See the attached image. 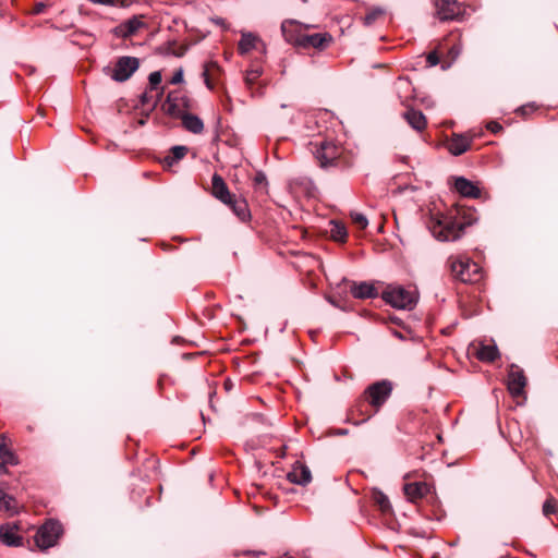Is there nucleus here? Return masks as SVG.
Masks as SVG:
<instances>
[{"instance_id":"9b49d317","label":"nucleus","mask_w":558,"mask_h":558,"mask_svg":"<svg viewBox=\"0 0 558 558\" xmlns=\"http://www.w3.org/2000/svg\"><path fill=\"white\" fill-rule=\"evenodd\" d=\"M436 15L440 21L458 19L462 7L457 0H435Z\"/></svg>"},{"instance_id":"4c0bfd02","label":"nucleus","mask_w":558,"mask_h":558,"mask_svg":"<svg viewBox=\"0 0 558 558\" xmlns=\"http://www.w3.org/2000/svg\"><path fill=\"white\" fill-rule=\"evenodd\" d=\"M254 184H255V186L266 185L267 184L266 175L263 172H257L254 178Z\"/></svg>"},{"instance_id":"473e14b6","label":"nucleus","mask_w":558,"mask_h":558,"mask_svg":"<svg viewBox=\"0 0 558 558\" xmlns=\"http://www.w3.org/2000/svg\"><path fill=\"white\" fill-rule=\"evenodd\" d=\"M351 219L353 223L361 230L365 229L368 225L366 216L361 213H351Z\"/></svg>"},{"instance_id":"a211bd4d","label":"nucleus","mask_w":558,"mask_h":558,"mask_svg":"<svg viewBox=\"0 0 558 558\" xmlns=\"http://www.w3.org/2000/svg\"><path fill=\"white\" fill-rule=\"evenodd\" d=\"M403 490L408 499L414 501L429 493V485L424 482L408 483Z\"/></svg>"},{"instance_id":"3c124183","label":"nucleus","mask_w":558,"mask_h":558,"mask_svg":"<svg viewBox=\"0 0 558 558\" xmlns=\"http://www.w3.org/2000/svg\"><path fill=\"white\" fill-rule=\"evenodd\" d=\"M371 415H368L367 417L363 418L362 422H366L368 418H369Z\"/></svg>"},{"instance_id":"f257e3e1","label":"nucleus","mask_w":558,"mask_h":558,"mask_svg":"<svg viewBox=\"0 0 558 558\" xmlns=\"http://www.w3.org/2000/svg\"><path fill=\"white\" fill-rule=\"evenodd\" d=\"M477 220L475 211L460 205L446 211H433L427 220L432 235L440 242H454L462 238L464 229Z\"/></svg>"},{"instance_id":"c03bdc74","label":"nucleus","mask_w":558,"mask_h":558,"mask_svg":"<svg viewBox=\"0 0 558 558\" xmlns=\"http://www.w3.org/2000/svg\"><path fill=\"white\" fill-rule=\"evenodd\" d=\"M409 86H410V82L405 78H399L397 82L398 89L408 88Z\"/></svg>"},{"instance_id":"412c9836","label":"nucleus","mask_w":558,"mask_h":558,"mask_svg":"<svg viewBox=\"0 0 558 558\" xmlns=\"http://www.w3.org/2000/svg\"><path fill=\"white\" fill-rule=\"evenodd\" d=\"M351 293L355 299H373L376 298L378 292L376 288L368 282L353 283Z\"/></svg>"},{"instance_id":"7c9ffc66","label":"nucleus","mask_w":558,"mask_h":558,"mask_svg":"<svg viewBox=\"0 0 558 558\" xmlns=\"http://www.w3.org/2000/svg\"><path fill=\"white\" fill-rule=\"evenodd\" d=\"M384 14V10L380 8L372 9L365 16H364V25L371 26L379 16Z\"/></svg>"},{"instance_id":"ea45409f","label":"nucleus","mask_w":558,"mask_h":558,"mask_svg":"<svg viewBox=\"0 0 558 558\" xmlns=\"http://www.w3.org/2000/svg\"><path fill=\"white\" fill-rule=\"evenodd\" d=\"M536 108L534 107V105H525V106H522L518 109V112L522 116H525V114H529L531 112H533Z\"/></svg>"},{"instance_id":"f704fd0d","label":"nucleus","mask_w":558,"mask_h":558,"mask_svg":"<svg viewBox=\"0 0 558 558\" xmlns=\"http://www.w3.org/2000/svg\"><path fill=\"white\" fill-rule=\"evenodd\" d=\"M141 26H142V22L140 20H137L136 17H133L125 23L126 33L129 35L136 33Z\"/></svg>"},{"instance_id":"bb28decb","label":"nucleus","mask_w":558,"mask_h":558,"mask_svg":"<svg viewBox=\"0 0 558 558\" xmlns=\"http://www.w3.org/2000/svg\"><path fill=\"white\" fill-rule=\"evenodd\" d=\"M330 236L338 242H344L348 236L345 226L339 221H330Z\"/></svg>"},{"instance_id":"cd10ccee","label":"nucleus","mask_w":558,"mask_h":558,"mask_svg":"<svg viewBox=\"0 0 558 558\" xmlns=\"http://www.w3.org/2000/svg\"><path fill=\"white\" fill-rule=\"evenodd\" d=\"M263 74L262 65L253 63L250 69L246 70L245 81L248 85L254 84L256 80Z\"/></svg>"},{"instance_id":"37998d69","label":"nucleus","mask_w":558,"mask_h":558,"mask_svg":"<svg viewBox=\"0 0 558 558\" xmlns=\"http://www.w3.org/2000/svg\"><path fill=\"white\" fill-rule=\"evenodd\" d=\"M290 34L298 35L299 33H303L301 29L300 24H298L295 21H293V26L290 27L289 31Z\"/></svg>"},{"instance_id":"72a5a7b5","label":"nucleus","mask_w":558,"mask_h":558,"mask_svg":"<svg viewBox=\"0 0 558 558\" xmlns=\"http://www.w3.org/2000/svg\"><path fill=\"white\" fill-rule=\"evenodd\" d=\"M210 65L216 66L217 64L215 62L204 64L202 77L204 80L206 87L211 90L214 88V84L211 83V81L209 78V66Z\"/></svg>"},{"instance_id":"1a4fd4ad","label":"nucleus","mask_w":558,"mask_h":558,"mask_svg":"<svg viewBox=\"0 0 558 558\" xmlns=\"http://www.w3.org/2000/svg\"><path fill=\"white\" fill-rule=\"evenodd\" d=\"M392 390V386L388 380L377 381L371 385L364 392V398L376 411L388 399Z\"/></svg>"},{"instance_id":"2f4dec72","label":"nucleus","mask_w":558,"mask_h":558,"mask_svg":"<svg viewBox=\"0 0 558 558\" xmlns=\"http://www.w3.org/2000/svg\"><path fill=\"white\" fill-rule=\"evenodd\" d=\"M161 72L160 71H154L149 74L148 76V82H149V89L150 92L153 90H158L159 89V85L161 83Z\"/></svg>"},{"instance_id":"ddd939ff","label":"nucleus","mask_w":558,"mask_h":558,"mask_svg":"<svg viewBox=\"0 0 558 558\" xmlns=\"http://www.w3.org/2000/svg\"><path fill=\"white\" fill-rule=\"evenodd\" d=\"M258 44H262L260 52H265V45L260 38L251 32H242L241 39L238 44V51L241 56H245L253 49H258Z\"/></svg>"},{"instance_id":"79ce46f5","label":"nucleus","mask_w":558,"mask_h":558,"mask_svg":"<svg viewBox=\"0 0 558 558\" xmlns=\"http://www.w3.org/2000/svg\"><path fill=\"white\" fill-rule=\"evenodd\" d=\"M502 130L501 124L495 121H490V133L497 134Z\"/></svg>"},{"instance_id":"e433bc0d","label":"nucleus","mask_w":558,"mask_h":558,"mask_svg":"<svg viewBox=\"0 0 558 558\" xmlns=\"http://www.w3.org/2000/svg\"><path fill=\"white\" fill-rule=\"evenodd\" d=\"M426 61L428 65L435 66L439 63V57L436 51H432L427 54Z\"/></svg>"},{"instance_id":"39448f33","label":"nucleus","mask_w":558,"mask_h":558,"mask_svg":"<svg viewBox=\"0 0 558 558\" xmlns=\"http://www.w3.org/2000/svg\"><path fill=\"white\" fill-rule=\"evenodd\" d=\"M140 68V60L136 57L123 56L119 57L111 66H105L104 73L114 82L128 81Z\"/></svg>"},{"instance_id":"20e7f679","label":"nucleus","mask_w":558,"mask_h":558,"mask_svg":"<svg viewBox=\"0 0 558 558\" xmlns=\"http://www.w3.org/2000/svg\"><path fill=\"white\" fill-rule=\"evenodd\" d=\"M314 156L319 166L324 169L329 167H339L342 147L332 141H319L314 144Z\"/></svg>"},{"instance_id":"a878e982","label":"nucleus","mask_w":558,"mask_h":558,"mask_svg":"<svg viewBox=\"0 0 558 558\" xmlns=\"http://www.w3.org/2000/svg\"><path fill=\"white\" fill-rule=\"evenodd\" d=\"M373 501L378 506V508L387 513L391 510V505L389 498L379 489L375 488L372 492Z\"/></svg>"},{"instance_id":"de8ad7c7","label":"nucleus","mask_w":558,"mask_h":558,"mask_svg":"<svg viewBox=\"0 0 558 558\" xmlns=\"http://www.w3.org/2000/svg\"><path fill=\"white\" fill-rule=\"evenodd\" d=\"M43 8H44V4L43 3H39L36 8V12L39 13L43 11Z\"/></svg>"},{"instance_id":"5701e85b","label":"nucleus","mask_w":558,"mask_h":558,"mask_svg":"<svg viewBox=\"0 0 558 558\" xmlns=\"http://www.w3.org/2000/svg\"><path fill=\"white\" fill-rule=\"evenodd\" d=\"M182 120V124L185 130H187L191 133L199 134L204 130V123L201 118H198L195 114L186 113L184 112L182 116H180Z\"/></svg>"},{"instance_id":"dca6fc26","label":"nucleus","mask_w":558,"mask_h":558,"mask_svg":"<svg viewBox=\"0 0 558 558\" xmlns=\"http://www.w3.org/2000/svg\"><path fill=\"white\" fill-rule=\"evenodd\" d=\"M454 190L463 197L476 198L481 194L480 187L464 177L456 178Z\"/></svg>"},{"instance_id":"a19ab883","label":"nucleus","mask_w":558,"mask_h":558,"mask_svg":"<svg viewBox=\"0 0 558 558\" xmlns=\"http://www.w3.org/2000/svg\"><path fill=\"white\" fill-rule=\"evenodd\" d=\"M90 1L94 3H97V4H106V5H110V7H117L120 4L119 0H90Z\"/></svg>"},{"instance_id":"7ed1b4c3","label":"nucleus","mask_w":558,"mask_h":558,"mask_svg":"<svg viewBox=\"0 0 558 558\" xmlns=\"http://www.w3.org/2000/svg\"><path fill=\"white\" fill-rule=\"evenodd\" d=\"M450 269L456 279L465 283H477L483 278V271L478 264L468 258L450 259Z\"/></svg>"},{"instance_id":"49530a36","label":"nucleus","mask_w":558,"mask_h":558,"mask_svg":"<svg viewBox=\"0 0 558 558\" xmlns=\"http://www.w3.org/2000/svg\"><path fill=\"white\" fill-rule=\"evenodd\" d=\"M328 301H329V303H330V304H332L335 307H339V308H341V307H340V305H339V304H338L333 299L329 298V299H328Z\"/></svg>"},{"instance_id":"c756f323","label":"nucleus","mask_w":558,"mask_h":558,"mask_svg":"<svg viewBox=\"0 0 558 558\" xmlns=\"http://www.w3.org/2000/svg\"><path fill=\"white\" fill-rule=\"evenodd\" d=\"M558 510V500L554 497H549L543 505V514L545 517H549L550 514L556 513Z\"/></svg>"},{"instance_id":"b1692460","label":"nucleus","mask_w":558,"mask_h":558,"mask_svg":"<svg viewBox=\"0 0 558 558\" xmlns=\"http://www.w3.org/2000/svg\"><path fill=\"white\" fill-rule=\"evenodd\" d=\"M227 205L232 209V211L241 221H246L250 218V209L245 199L238 198L234 195L231 202Z\"/></svg>"},{"instance_id":"f03ea898","label":"nucleus","mask_w":558,"mask_h":558,"mask_svg":"<svg viewBox=\"0 0 558 558\" xmlns=\"http://www.w3.org/2000/svg\"><path fill=\"white\" fill-rule=\"evenodd\" d=\"M293 26V21H284L281 24V33L284 39L295 46L302 48H325L332 37L328 33L305 34L299 33L298 35L290 34V27Z\"/></svg>"},{"instance_id":"8fccbe9b","label":"nucleus","mask_w":558,"mask_h":558,"mask_svg":"<svg viewBox=\"0 0 558 558\" xmlns=\"http://www.w3.org/2000/svg\"><path fill=\"white\" fill-rule=\"evenodd\" d=\"M217 23H218V25H221L222 20H221V19H219V20L217 21Z\"/></svg>"},{"instance_id":"f8f14e48","label":"nucleus","mask_w":558,"mask_h":558,"mask_svg":"<svg viewBox=\"0 0 558 558\" xmlns=\"http://www.w3.org/2000/svg\"><path fill=\"white\" fill-rule=\"evenodd\" d=\"M526 385V378L523 372L518 367H511L508 375V389L513 397H520L524 395V388Z\"/></svg>"},{"instance_id":"58836bf2","label":"nucleus","mask_w":558,"mask_h":558,"mask_svg":"<svg viewBox=\"0 0 558 558\" xmlns=\"http://www.w3.org/2000/svg\"><path fill=\"white\" fill-rule=\"evenodd\" d=\"M499 357V351L497 345L490 340V363L495 362Z\"/></svg>"},{"instance_id":"9d476101","label":"nucleus","mask_w":558,"mask_h":558,"mask_svg":"<svg viewBox=\"0 0 558 558\" xmlns=\"http://www.w3.org/2000/svg\"><path fill=\"white\" fill-rule=\"evenodd\" d=\"M190 107V99L182 95L180 92H170L167 96L166 102L163 104V110L172 116L180 117Z\"/></svg>"},{"instance_id":"09e8293b","label":"nucleus","mask_w":558,"mask_h":558,"mask_svg":"<svg viewBox=\"0 0 558 558\" xmlns=\"http://www.w3.org/2000/svg\"><path fill=\"white\" fill-rule=\"evenodd\" d=\"M347 433H348V430H345V429H341V430H339V434H340V435H345Z\"/></svg>"},{"instance_id":"aec40b11","label":"nucleus","mask_w":558,"mask_h":558,"mask_svg":"<svg viewBox=\"0 0 558 558\" xmlns=\"http://www.w3.org/2000/svg\"><path fill=\"white\" fill-rule=\"evenodd\" d=\"M0 460H1L0 471L2 473H8L7 465L13 466V465L19 464V458L4 442V436H2V440L0 441Z\"/></svg>"},{"instance_id":"0eeeda50","label":"nucleus","mask_w":558,"mask_h":558,"mask_svg":"<svg viewBox=\"0 0 558 558\" xmlns=\"http://www.w3.org/2000/svg\"><path fill=\"white\" fill-rule=\"evenodd\" d=\"M61 533V523L57 520H48L38 529L35 543L40 549H48L57 544Z\"/></svg>"},{"instance_id":"6ab92c4d","label":"nucleus","mask_w":558,"mask_h":558,"mask_svg":"<svg viewBox=\"0 0 558 558\" xmlns=\"http://www.w3.org/2000/svg\"><path fill=\"white\" fill-rule=\"evenodd\" d=\"M402 116L413 130L421 132L426 128L427 121L422 111L409 109Z\"/></svg>"},{"instance_id":"6e6552de","label":"nucleus","mask_w":558,"mask_h":558,"mask_svg":"<svg viewBox=\"0 0 558 558\" xmlns=\"http://www.w3.org/2000/svg\"><path fill=\"white\" fill-rule=\"evenodd\" d=\"M480 135L481 133L475 131H470L465 134L453 133L445 140L444 146L451 155L460 156L471 147L472 142Z\"/></svg>"},{"instance_id":"4be33fe9","label":"nucleus","mask_w":558,"mask_h":558,"mask_svg":"<svg viewBox=\"0 0 558 558\" xmlns=\"http://www.w3.org/2000/svg\"><path fill=\"white\" fill-rule=\"evenodd\" d=\"M466 354L470 359L488 362V345L483 341H473L469 344Z\"/></svg>"},{"instance_id":"f3484780","label":"nucleus","mask_w":558,"mask_h":558,"mask_svg":"<svg viewBox=\"0 0 558 558\" xmlns=\"http://www.w3.org/2000/svg\"><path fill=\"white\" fill-rule=\"evenodd\" d=\"M288 480L291 483L305 486L312 481V474L308 466L296 463L292 471L288 473Z\"/></svg>"},{"instance_id":"393cba45","label":"nucleus","mask_w":558,"mask_h":558,"mask_svg":"<svg viewBox=\"0 0 558 558\" xmlns=\"http://www.w3.org/2000/svg\"><path fill=\"white\" fill-rule=\"evenodd\" d=\"M0 510L16 514L19 512L17 501L11 495L0 489Z\"/></svg>"},{"instance_id":"423d86ee","label":"nucleus","mask_w":558,"mask_h":558,"mask_svg":"<svg viewBox=\"0 0 558 558\" xmlns=\"http://www.w3.org/2000/svg\"><path fill=\"white\" fill-rule=\"evenodd\" d=\"M383 299L392 307L398 310H412L417 302L415 293L402 287H396L384 291Z\"/></svg>"},{"instance_id":"4468645a","label":"nucleus","mask_w":558,"mask_h":558,"mask_svg":"<svg viewBox=\"0 0 558 558\" xmlns=\"http://www.w3.org/2000/svg\"><path fill=\"white\" fill-rule=\"evenodd\" d=\"M211 193L214 197L226 205L229 204L234 196L230 193L223 179L217 173L211 178Z\"/></svg>"},{"instance_id":"2eb2a0df","label":"nucleus","mask_w":558,"mask_h":558,"mask_svg":"<svg viewBox=\"0 0 558 558\" xmlns=\"http://www.w3.org/2000/svg\"><path fill=\"white\" fill-rule=\"evenodd\" d=\"M16 524H3L0 526V541L7 546L19 547L23 544V538L16 534Z\"/></svg>"},{"instance_id":"c85d7f7f","label":"nucleus","mask_w":558,"mask_h":558,"mask_svg":"<svg viewBox=\"0 0 558 558\" xmlns=\"http://www.w3.org/2000/svg\"><path fill=\"white\" fill-rule=\"evenodd\" d=\"M186 154H187V147L173 146L171 148V156H168L166 158V161L168 162V165H172L173 162L181 160Z\"/></svg>"},{"instance_id":"c9c22d12","label":"nucleus","mask_w":558,"mask_h":558,"mask_svg":"<svg viewBox=\"0 0 558 558\" xmlns=\"http://www.w3.org/2000/svg\"><path fill=\"white\" fill-rule=\"evenodd\" d=\"M183 74H184L183 69L182 68L178 69L173 73V75H172V77L170 80V83L173 84V85L183 83V80H184L183 78Z\"/></svg>"},{"instance_id":"a18cd8bd","label":"nucleus","mask_w":558,"mask_h":558,"mask_svg":"<svg viewBox=\"0 0 558 558\" xmlns=\"http://www.w3.org/2000/svg\"><path fill=\"white\" fill-rule=\"evenodd\" d=\"M150 98H151V97L149 96L148 92L146 90V92H144V93L142 94V96H141V102H142L143 105H146V104H148V102L150 101Z\"/></svg>"}]
</instances>
